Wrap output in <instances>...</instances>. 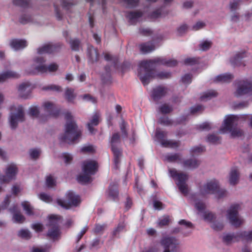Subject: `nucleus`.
Listing matches in <instances>:
<instances>
[{
    "instance_id": "nucleus-1",
    "label": "nucleus",
    "mask_w": 252,
    "mask_h": 252,
    "mask_svg": "<svg viewBox=\"0 0 252 252\" xmlns=\"http://www.w3.org/2000/svg\"><path fill=\"white\" fill-rule=\"evenodd\" d=\"M166 64L169 66H174L177 64V62L175 60H167L162 58H157L149 61L141 62L139 64L138 75L142 83L147 85L153 78H166L170 76V73L167 72H161L155 75L154 68L157 64Z\"/></svg>"
},
{
    "instance_id": "nucleus-64",
    "label": "nucleus",
    "mask_w": 252,
    "mask_h": 252,
    "mask_svg": "<svg viewBox=\"0 0 252 252\" xmlns=\"http://www.w3.org/2000/svg\"><path fill=\"white\" fill-rule=\"evenodd\" d=\"M161 16V9H158L151 14L150 17L152 19H156L160 17Z\"/></svg>"
},
{
    "instance_id": "nucleus-4",
    "label": "nucleus",
    "mask_w": 252,
    "mask_h": 252,
    "mask_svg": "<svg viewBox=\"0 0 252 252\" xmlns=\"http://www.w3.org/2000/svg\"><path fill=\"white\" fill-rule=\"evenodd\" d=\"M97 168V163L95 160H87L82 164V174L77 177V181L81 184H86L92 181L91 175L94 174Z\"/></svg>"
},
{
    "instance_id": "nucleus-14",
    "label": "nucleus",
    "mask_w": 252,
    "mask_h": 252,
    "mask_svg": "<svg viewBox=\"0 0 252 252\" xmlns=\"http://www.w3.org/2000/svg\"><path fill=\"white\" fill-rule=\"evenodd\" d=\"M17 173V167L16 165L14 164L8 165L5 170V175H0V183H8L15 179Z\"/></svg>"
},
{
    "instance_id": "nucleus-46",
    "label": "nucleus",
    "mask_w": 252,
    "mask_h": 252,
    "mask_svg": "<svg viewBox=\"0 0 252 252\" xmlns=\"http://www.w3.org/2000/svg\"><path fill=\"white\" fill-rule=\"evenodd\" d=\"M61 158L63 161L66 164L70 163L73 160V156L69 153H63Z\"/></svg>"
},
{
    "instance_id": "nucleus-9",
    "label": "nucleus",
    "mask_w": 252,
    "mask_h": 252,
    "mask_svg": "<svg viewBox=\"0 0 252 252\" xmlns=\"http://www.w3.org/2000/svg\"><path fill=\"white\" fill-rule=\"evenodd\" d=\"M240 206L238 204L231 205L227 210L226 218L231 225L236 227L240 226L244 221L243 219L238 215Z\"/></svg>"
},
{
    "instance_id": "nucleus-52",
    "label": "nucleus",
    "mask_w": 252,
    "mask_h": 252,
    "mask_svg": "<svg viewBox=\"0 0 252 252\" xmlns=\"http://www.w3.org/2000/svg\"><path fill=\"white\" fill-rule=\"evenodd\" d=\"M205 26V23L202 21H198L194 24L191 27L193 31H198L203 29Z\"/></svg>"
},
{
    "instance_id": "nucleus-62",
    "label": "nucleus",
    "mask_w": 252,
    "mask_h": 252,
    "mask_svg": "<svg viewBox=\"0 0 252 252\" xmlns=\"http://www.w3.org/2000/svg\"><path fill=\"white\" fill-rule=\"evenodd\" d=\"M188 29V27L187 25L184 24L180 26L177 29L178 34L182 35L185 33Z\"/></svg>"
},
{
    "instance_id": "nucleus-47",
    "label": "nucleus",
    "mask_w": 252,
    "mask_h": 252,
    "mask_svg": "<svg viewBox=\"0 0 252 252\" xmlns=\"http://www.w3.org/2000/svg\"><path fill=\"white\" fill-rule=\"evenodd\" d=\"M13 220L14 222L22 223L25 220V218L20 213H16L13 215Z\"/></svg>"
},
{
    "instance_id": "nucleus-38",
    "label": "nucleus",
    "mask_w": 252,
    "mask_h": 252,
    "mask_svg": "<svg viewBox=\"0 0 252 252\" xmlns=\"http://www.w3.org/2000/svg\"><path fill=\"white\" fill-rule=\"evenodd\" d=\"M245 57L244 52H239L236 54L231 59V63L234 65H238L241 60Z\"/></svg>"
},
{
    "instance_id": "nucleus-54",
    "label": "nucleus",
    "mask_w": 252,
    "mask_h": 252,
    "mask_svg": "<svg viewBox=\"0 0 252 252\" xmlns=\"http://www.w3.org/2000/svg\"><path fill=\"white\" fill-rule=\"evenodd\" d=\"M71 49L74 51H78L79 49L80 42L77 39H72L70 41Z\"/></svg>"
},
{
    "instance_id": "nucleus-32",
    "label": "nucleus",
    "mask_w": 252,
    "mask_h": 252,
    "mask_svg": "<svg viewBox=\"0 0 252 252\" xmlns=\"http://www.w3.org/2000/svg\"><path fill=\"white\" fill-rule=\"evenodd\" d=\"M239 232L236 234H227L223 237V240L227 243H231L238 241L241 239Z\"/></svg>"
},
{
    "instance_id": "nucleus-49",
    "label": "nucleus",
    "mask_w": 252,
    "mask_h": 252,
    "mask_svg": "<svg viewBox=\"0 0 252 252\" xmlns=\"http://www.w3.org/2000/svg\"><path fill=\"white\" fill-rule=\"evenodd\" d=\"M18 236L25 239H29L31 237V233L29 230L23 229L18 232Z\"/></svg>"
},
{
    "instance_id": "nucleus-31",
    "label": "nucleus",
    "mask_w": 252,
    "mask_h": 252,
    "mask_svg": "<svg viewBox=\"0 0 252 252\" xmlns=\"http://www.w3.org/2000/svg\"><path fill=\"white\" fill-rule=\"evenodd\" d=\"M142 15V13L139 11L131 12L128 14L127 17L129 22L133 24H134L139 18Z\"/></svg>"
},
{
    "instance_id": "nucleus-57",
    "label": "nucleus",
    "mask_w": 252,
    "mask_h": 252,
    "mask_svg": "<svg viewBox=\"0 0 252 252\" xmlns=\"http://www.w3.org/2000/svg\"><path fill=\"white\" fill-rule=\"evenodd\" d=\"M46 183L48 187H53L56 185V181L52 176H49L46 178Z\"/></svg>"
},
{
    "instance_id": "nucleus-22",
    "label": "nucleus",
    "mask_w": 252,
    "mask_h": 252,
    "mask_svg": "<svg viewBox=\"0 0 252 252\" xmlns=\"http://www.w3.org/2000/svg\"><path fill=\"white\" fill-rule=\"evenodd\" d=\"M1 81H3V82H5L8 79H16L20 77V75L16 71L8 70L2 72L0 74Z\"/></svg>"
},
{
    "instance_id": "nucleus-50",
    "label": "nucleus",
    "mask_w": 252,
    "mask_h": 252,
    "mask_svg": "<svg viewBox=\"0 0 252 252\" xmlns=\"http://www.w3.org/2000/svg\"><path fill=\"white\" fill-rule=\"evenodd\" d=\"M38 196L40 200L47 203H49L52 200V197L45 193H41Z\"/></svg>"
},
{
    "instance_id": "nucleus-20",
    "label": "nucleus",
    "mask_w": 252,
    "mask_h": 252,
    "mask_svg": "<svg viewBox=\"0 0 252 252\" xmlns=\"http://www.w3.org/2000/svg\"><path fill=\"white\" fill-rule=\"evenodd\" d=\"M9 45L14 51L22 50L28 46V42L23 39H12L9 41Z\"/></svg>"
},
{
    "instance_id": "nucleus-27",
    "label": "nucleus",
    "mask_w": 252,
    "mask_h": 252,
    "mask_svg": "<svg viewBox=\"0 0 252 252\" xmlns=\"http://www.w3.org/2000/svg\"><path fill=\"white\" fill-rule=\"evenodd\" d=\"M201 216L203 218V220L208 222L210 225L217 219L216 215L214 213L208 210H206Z\"/></svg>"
},
{
    "instance_id": "nucleus-63",
    "label": "nucleus",
    "mask_w": 252,
    "mask_h": 252,
    "mask_svg": "<svg viewBox=\"0 0 252 252\" xmlns=\"http://www.w3.org/2000/svg\"><path fill=\"white\" fill-rule=\"evenodd\" d=\"M81 151L83 152H93L95 151L94 147L91 145H85L83 146L81 148Z\"/></svg>"
},
{
    "instance_id": "nucleus-21",
    "label": "nucleus",
    "mask_w": 252,
    "mask_h": 252,
    "mask_svg": "<svg viewBox=\"0 0 252 252\" xmlns=\"http://www.w3.org/2000/svg\"><path fill=\"white\" fill-rule=\"evenodd\" d=\"M167 93V90L165 87L162 86L157 87L154 89L152 93V96L154 100H158L165 95Z\"/></svg>"
},
{
    "instance_id": "nucleus-56",
    "label": "nucleus",
    "mask_w": 252,
    "mask_h": 252,
    "mask_svg": "<svg viewBox=\"0 0 252 252\" xmlns=\"http://www.w3.org/2000/svg\"><path fill=\"white\" fill-rule=\"evenodd\" d=\"M13 3L22 7L27 6L29 2V0H13Z\"/></svg>"
},
{
    "instance_id": "nucleus-15",
    "label": "nucleus",
    "mask_w": 252,
    "mask_h": 252,
    "mask_svg": "<svg viewBox=\"0 0 252 252\" xmlns=\"http://www.w3.org/2000/svg\"><path fill=\"white\" fill-rule=\"evenodd\" d=\"M252 92V84L248 81H242L238 83L237 89L234 94L235 96L240 97Z\"/></svg>"
},
{
    "instance_id": "nucleus-23",
    "label": "nucleus",
    "mask_w": 252,
    "mask_h": 252,
    "mask_svg": "<svg viewBox=\"0 0 252 252\" xmlns=\"http://www.w3.org/2000/svg\"><path fill=\"white\" fill-rule=\"evenodd\" d=\"M239 172L236 168L231 170L229 176V183L232 185H235L238 183L239 179Z\"/></svg>"
},
{
    "instance_id": "nucleus-60",
    "label": "nucleus",
    "mask_w": 252,
    "mask_h": 252,
    "mask_svg": "<svg viewBox=\"0 0 252 252\" xmlns=\"http://www.w3.org/2000/svg\"><path fill=\"white\" fill-rule=\"evenodd\" d=\"M126 124L124 122L122 121L120 125V128L122 133V136L123 138L127 136V132L126 130Z\"/></svg>"
},
{
    "instance_id": "nucleus-12",
    "label": "nucleus",
    "mask_w": 252,
    "mask_h": 252,
    "mask_svg": "<svg viewBox=\"0 0 252 252\" xmlns=\"http://www.w3.org/2000/svg\"><path fill=\"white\" fill-rule=\"evenodd\" d=\"M219 188V182L215 179H211L200 188L199 194L202 196L209 194H214Z\"/></svg>"
},
{
    "instance_id": "nucleus-3",
    "label": "nucleus",
    "mask_w": 252,
    "mask_h": 252,
    "mask_svg": "<svg viewBox=\"0 0 252 252\" xmlns=\"http://www.w3.org/2000/svg\"><path fill=\"white\" fill-rule=\"evenodd\" d=\"M45 60L42 56H36L33 59V63L30 66L25 69V72L27 74H36L49 72L56 71L58 68L56 63H51L48 66L45 65L44 63Z\"/></svg>"
},
{
    "instance_id": "nucleus-59",
    "label": "nucleus",
    "mask_w": 252,
    "mask_h": 252,
    "mask_svg": "<svg viewBox=\"0 0 252 252\" xmlns=\"http://www.w3.org/2000/svg\"><path fill=\"white\" fill-rule=\"evenodd\" d=\"M32 227L36 232L42 231L43 229V225L39 222H35L32 225Z\"/></svg>"
},
{
    "instance_id": "nucleus-43",
    "label": "nucleus",
    "mask_w": 252,
    "mask_h": 252,
    "mask_svg": "<svg viewBox=\"0 0 252 252\" xmlns=\"http://www.w3.org/2000/svg\"><path fill=\"white\" fill-rule=\"evenodd\" d=\"M212 44L211 41L204 40L200 42L199 44V49L202 51H206L210 48Z\"/></svg>"
},
{
    "instance_id": "nucleus-17",
    "label": "nucleus",
    "mask_w": 252,
    "mask_h": 252,
    "mask_svg": "<svg viewBox=\"0 0 252 252\" xmlns=\"http://www.w3.org/2000/svg\"><path fill=\"white\" fill-rule=\"evenodd\" d=\"M201 196L198 193V194L192 195L190 198V202L198 211V214L200 216L206 210L205 204L199 199Z\"/></svg>"
},
{
    "instance_id": "nucleus-28",
    "label": "nucleus",
    "mask_w": 252,
    "mask_h": 252,
    "mask_svg": "<svg viewBox=\"0 0 252 252\" xmlns=\"http://www.w3.org/2000/svg\"><path fill=\"white\" fill-rule=\"evenodd\" d=\"M41 150L39 148H32L29 151L30 158L33 160L38 159L41 155Z\"/></svg>"
},
{
    "instance_id": "nucleus-39",
    "label": "nucleus",
    "mask_w": 252,
    "mask_h": 252,
    "mask_svg": "<svg viewBox=\"0 0 252 252\" xmlns=\"http://www.w3.org/2000/svg\"><path fill=\"white\" fill-rule=\"evenodd\" d=\"M240 237L243 240L251 242L252 241V231L239 232Z\"/></svg>"
},
{
    "instance_id": "nucleus-29",
    "label": "nucleus",
    "mask_w": 252,
    "mask_h": 252,
    "mask_svg": "<svg viewBox=\"0 0 252 252\" xmlns=\"http://www.w3.org/2000/svg\"><path fill=\"white\" fill-rule=\"evenodd\" d=\"M217 95L218 93L216 91L214 90H209L201 94L200 99L202 101H207L217 96Z\"/></svg>"
},
{
    "instance_id": "nucleus-35",
    "label": "nucleus",
    "mask_w": 252,
    "mask_h": 252,
    "mask_svg": "<svg viewBox=\"0 0 252 252\" xmlns=\"http://www.w3.org/2000/svg\"><path fill=\"white\" fill-rule=\"evenodd\" d=\"M164 159L169 162H179L181 160V156L176 154H167L164 157Z\"/></svg>"
},
{
    "instance_id": "nucleus-19",
    "label": "nucleus",
    "mask_w": 252,
    "mask_h": 252,
    "mask_svg": "<svg viewBox=\"0 0 252 252\" xmlns=\"http://www.w3.org/2000/svg\"><path fill=\"white\" fill-rule=\"evenodd\" d=\"M58 45L52 43H46L37 49L38 55L41 56V55L45 53H53L57 50Z\"/></svg>"
},
{
    "instance_id": "nucleus-55",
    "label": "nucleus",
    "mask_w": 252,
    "mask_h": 252,
    "mask_svg": "<svg viewBox=\"0 0 252 252\" xmlns=\"http://www.w3.org/2000/svg\"><path fill=\"white\" fill-rule=\"evenodd\" d=\"M158 123L164 126H169L172 123L171 120L166 117L160 118L158 120Z\"/></svg>"
},
{
    "instance_id": "nucleus-42",
    "label": "nucleus",
    "mask_w": 252,
    "mask_h": 252,
    "mask_svg": "<svg viewBox=\"0 0 252 252\" xmlns=\"http://www.w3.org/2000/svg\"><path fill=\"white\" fill-rule=\"evenodd\" d=\"M75 97L74 91L72 89L67 88L65 92V98L69 102H72Z\"/></svg>"
},
{
    "instance_id": "nucleus-36",
    "label": "nucleus",
    "mask_w": 252,
    "mask_h": 252,
    "mask_svg": "<svg viewBox=\"0 0 252 252\" xmlns=\"http://www.w3.org/2000/svg\"><path fill=\"white\" fill-rule=\"evenodd\" d=\"M184 164L185 167L193 169L199 166L200 162L196 159H191L185 161Z\"/></svg>"
},
{
    "instance_id": "nucleus-7",
    "label": "nucleus",
    "mask_w": 252,
    "mask_h": 252,
    "mask_svg": "<svg viewBox=\"0 0 252 252\" xmlns=\"http://www.w3.org/2000/svg\"><path fill=\"white\" fill-rule=\"evenodd\" d=\"M168 171L170 176L176 181V184L180 192L184 195H187L189 190L186 183L188 179V175L178 172L175 169L170 168Z\"/></svg>"
},
{
    "instance_id": "nucleus-25",
    "label": "nucleus",
    "mask_w": 252,
    "mask_h": 252,
    "mask_svg": "<svg viewBox=\"0 0 252 252\" xmlns=\"http://www.w3.org/2000/svg\"><path fill=\"white\" fill-rule=\"evenodd\" d=\"M233 78L232 75L229 73H224L216 76L214 81L217 83H227L230 82Z\"/></svg>"
},
{
    "instance_id": "nucleus-58",
    "label": "nucleus",
    "mask_w": 252,
    "mask_h": 252,
    "mask_svg": "<svg viewBox=\"0 0 252 252\" xmlns=\"http://www.w3.org/2000/svg\"><path fill=\"white\" fill-rule=\"evenodd\" d=\"M182 80L183 83L188 85L191 82L192 77L191 75L187 74L182 77Z\"/></svg>"
},
{
    "instance_id": "nucleus-53",
    "label": "nucleus",
    "mask_w": 252,
    "mask_h": 252,
    "mask_svg": "<svg viewBox=\"0 0 252 252\" xmlns=\"http://www.w3.org/2000/svg\"><path fill=\"white\" fill-rule=\"evenodd\" d=\"M125 225L124 223H120L113 231V234L114 236H117L120 232L125 230Z\"/></svg>"
},
{
    "instance_id": "nucleus-61",
    "label": "nucleus",
    "mask_w": 252,
    "mask_h": 252,
    "mask_svg": "<svg viewBox=\"0 0 252 252\" xmlns=\"http://www.w3.org/2000/svg\"><path fill=\"white\" fill-rule=\"evenodd\" d=\"M240 0H234L230 3V8L232 10H236L240 4Z\"/></svg>"
},
{
    "instance_id": "nucleus-34",
    "label": "nucleus",
    "mask_w": 252,
    "mask_h": 252,
    "mask_svg": "<svg viewBox=\"0 0 252 252\" xmlns=\"http://www.w3.org/2000/svg\"><path fill=\"white\" fill-rule=\"evenodd\" d=\"M42 107L45 111L49 113V115H51V112L55 109V104L51 101H46L42 103Z\"/></svg>"
},
{
    "instance_id": "nucleus-8",
    "label": "nucleus",
    "mask_w": 252,
    "mask_h": 252,
    "mask_svg": "<svg viewBox=\"0 0 252 252\" xmlns=\"http://www.w3.org/2000/svg\"><path fill=\"white\" fill-rule=\"evenodd\" d=\"M81 202L80 197L72 191H68L65 196V200L58 199V204L63 208L69 209L71 207H76Z\"/></svg>"
},
{
    "instance_id": "nucleus-2",
    "label": "nucleus",
    "mask_w": 252,
    "mask_h": 252,
    "mask_svg": "<svg viewBox=\"0 0 252 252\" xmlns=\"http://www.w3.org/2000/svg\"><path fill=\"white\" fill-rule=\"evenodd\" d=\"M66 120L64 133L60 136V139L68 143L76 141L81 136V131L73 119L70 113L67 112L64 114Z\"/></svg>"
},
{
    "instance_id": "nucleus-16",
    "label": "nucleus",
    "mask_w": 252,
    "mask_h": 252,
    "mask_svg": "<svg viewBox=\"0 0 252 252\" xmlns=\"http://www.w3.org/2000/svg\"><path fill=\"white\" fill-rule=\"evenodd\" d=\"M34 88L33 85L29 81H25L19 85L18 91L19 95L24 98H28Z\"/></svg>"
},
{
    "instance_id": "nucleus-33",
    "label": "nucleus",
    "mask_w": 252,
    "mask_h": 252,
    "mask_svg": "<svg viewBox=\"0 0 252 252\" xmlns=\"http://www.w3.org/2000/svg\"><path fill=\"white\" fill-rule=\"evenodd\" d=\"M98 123L99 116L95 114L93 116L90 122H89L87 125L88 129L91 133H93L94 130V129L93 128V126L97 125L98 124Z\"/></svg>"
},
{
    "instance_id": "nucleus-26",
    "label": "nucleus",
    "mask_w": 252,
    "mask_h": 252,
    "mask_svg": "<svg viewBox=\"0 0 252 252\" xmlns=\"http://www.w3.org/2000/svg\"><path fill=\"white\" fill-rule=\"evenodd\" d=\"M88 55L90 62L94 63L98 60V55L97 51L96 49L92 46H90L88 47Z\"/></svg>"
},
{
    "instance_id": "nucleus-10",
    "label": "nucleus",
    "mask_w": 252,
    "mask_h": 252,
    "mask_svg": "<svg viewBox=\"0 0 252 252\" xmlns=\"http://www.w3.org/2000/svg\"><path fill=\"white\" fill-rule=\"evenodd\" d=\"M162 247V252H178L179 250V241L174 237H164L160 241Z\"/></svg>"
},
{
    "instance_id": "nucleus-44",
    "label": "nucleus",
    "mask_w": 252,
    "mask_h": 252,
    "mask_svg": "<svg viewBox=\"0 0 252 252\" xmlns=\"http://www.w3.org/2000/svg\"><path fill=\"white\" fill-rule=\"evenodd\" d=\"M42 89L44 91L51 90L57 92L62 91V88L60 86L53 84L44 86Z\"/></svg>"
},
{
    "instance_id": "nucleus-11",
    "label": "nucleus",
    "mask_w": 252,
    "mask_h": 252,
    "mask_svg": "<svg viewBox=\"0 0 252 252\" xmlns=\"http://www.w3.org/2000/svg\"><path fill=\"white\" fill-rule=\"evenodd\" d=\"M61 221V217L58 215H52L49 217V225L52 226L48 232L47 235L51 239H57L60 236V231L58 226Z\"/></svg>"
},
{
    "instance_id": "nucleus-45",
    "label": "nucleus",
    "mask_w": 252,
    "mask_h": 252,
    "mask_svg": "<svg viewBox=\"0 0 252 252\" xmlns=\"http://www.w3.org/2000/svg\"><path fill=\"white\" fill-rule=\"evenodd\" d=\"M109 196L115 199L118 195L117 188L116 186H110L108 190Z\"/></svg>"
},
{
    "instance_id": "nucleus-40",
    "label": "nucleus",
    "mask_w": 252,
    "mask_h": 252,
    "mask_svg": "<svg viewBox=\"0 0 252 252\" xmlns=\"http://www.w3.org/2000/svg\"><path fill=\"white\" fill-rule=\"evenodd\" d=\"M210 225L215 230L219 231L223 228L224 224L222 221L216 219Z\"/></svg>"
},
{
    "instance_id": "nucleus-5",
    "label": "nucleus",
    "mask_w": 252,
    "mask_h": 252,
    "mask_svg": "<svg viewBox=\"0 0 252 252\" xmlns=\"http://www.w3.org/2000/svg\"><path fill=\"white\" fill-rule=\"evenodd\" d=\"M237 120V117L230 115L225 117L223 122L220 128V133L230 132L233 137H238L243 134V131L240 129L233 127V125Z\"/></svg>"
},
{
    "instance_id": "nucleus-48",
    "label": "nucleus",
    "mask_w": 252,
    "mask_h": 252,
    "mask_svg": "<svg viewBox=\"0 0 252 252\" xmlns=\"http://www.w3.org/2000/svg\"><path fill=\"white\" fill-rule=\"evenodd\" d=\"M216 197L218 199H220L224 197L227 195V192L224 189H220L219 188L218 190L215 193Z\"/></svg>"
},
{
    "instance_id": "nucleus-51",
    "label": "nucleus",
    "mask_w": 252,
    "mask_h": 252,
    "mask_svg": "<svg viewBox=\"0 0 252 252\" xmlns=\"http://www.w3.org/2000/svg\"><path fill=\"white\" fill-rule=\"evenodd\" d=\"M219 140V137L214 134H210L207 137V141L211 143H217Z\"/></svg>"
},
{
    "instance_id": "nucleus-6",
    "label": "nucleus",
    "mask_w": 252,
    "mask_h": 252,
    "mask_svg": "<svg viewBox=\"0 0 252 252\" xmlns=\"http://www.w3.org/2000/svg\"><path fill=\"white\" fill-rule=\"evenodd\" d=\"M10 113L9 117V122L11 128L17 127L19 123L25 120V113L23 106L19 104H13L10 107Z\"/></svg>"
},
{
    "instance_id": "nucleus-30",
    "label": "nucleus",
    "mask_w": 252,
    "mask_h": 252,
    "mask_svg": "<svg viewBox=\"0 0 252 252\" xmlns=\"http://www.w3.org/2000/svg\"><path fill=\"white\" fill-rule=\"evenodd\" d=\"M156 47L155 45L151 42L142 44L140 46V49L143 53H147L154 51Z\"/></svg>"
},
{
    "instance_id": "nucleus-37",
    "label": "nucleus",
    "mask_w": 252,
    "mask_h": 252,
    "mask_svg": "<svg viewBox=\"0 0 252 252\" xmlns=\"http://www.w3.org/2000/svg\"><path fill=\"white\" fill-rule=\"evenodd\" d=\"M21 205L24 210L28 215L31 216L33 215V208L29 202L27 201H23Z\"/></svg>"
},
{
    "instance_id": "nucleus-41",
    "label": "nucleus",
    "mask_w": 252,
    "mask_h": 252,
    "mask_svg": "<svg viewBox=\"0 0 252 252\" xmlns=\"http://www.w3.org/2000/svg\"><path fill=\"white\" fill-rule=\"evenodd\" d=\"M159 109L161 113L163 114H167L172 111L173 108L169 104L164 103L160 106Z\"/></svg>"
},
{
    "instance_id": "nucleus-13",
    "label": "nucleus",
    "mask_w": 252,
    "mask_h": 252,
    "mask_svg": "<svg viewBox=\"0 0 252 252\" xmlns=\"http://www.w3.org/2000/svg\"><path fill=\"white\" fill-rule=\"evenodd\" d=\"M120 142V136L118 133H114L110 139L111 149L114 156V162L116 165L119 162V158L121 156L122 152L119 148Z\"/></svg>"
},
{
    "instance_id": "nucleus-24",
    "label": "nucleus",
    "mask_w": 252,
    "mask_h": 252,
    "mask_svg": "<svg viewBox=\"0 0 252 252\" xmlns=\"http://www.w3.org/2000/svg\"><path fill=\"white\" fill-rule=\"evenodd\" d=\"M29 114L34 118H38L40 122H44L45 119L42 116L39 115V107L36 105L31 106L29 109Z\"/></svg>"
},
{
    "instance_id": "nucleus-18",
    "label": "nucleus",
    "mask_w": 252,
    "mask_h": 252,
    "mask_svg": "<svg viewBox=\"0 0 252 252\" xmlns=\"http://www.w3.org/2000/svg\"><path fill=\"white\" fill-rule=\"evenodd\" d=\"M166 135V133L157 128L156 132V137L160 144L164 147H175L178 146L177 143L173 142L170 141L165 140L164 138Z\"/></svg>"
}]
</instances>
